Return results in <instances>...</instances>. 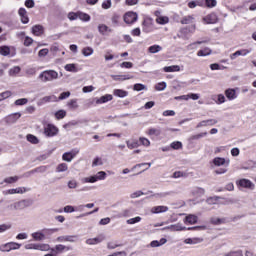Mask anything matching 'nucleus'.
<instances>
[{
	"mask_svg": "<svg viewBox=\"0 0 256 256\" xmlns=\"http://www.w3.org/2000/svg\"><path fill=\"white\" fill-rule=\"evenodd\" d=\"M38 79H40L42 83H49L55 81V79H59V73L55 70H46L40 73Z\"/></svg>",
	"mask_w": 256,
	"mask_h": 256,
	"instance_id": "obj_1",
	"label": "nucleus"
},
{
	"mask_svg": "<svg viewBox=\"0 0 256 256\" xmlns=\"http://www.w3.org/2000/svg\"><path fill=\"white\" fill-rule=\"evenodd\" d=\"M105 179H107V173L105 171H99L93 176L82 178L81 183H97V181H105Z\"/></svg>",
	"mask_w": 256,
	"mask_h": 256,
	"instance_id": "obj_2",
	"label": "nucleus"
},
{
	"mask_svg": "<svg viewBox=\"0 0 256 256\" xmlns=\"http://www.w3.org/2000/svg\"><path fill=\"white\" fill-rule=\"evenodd\" d=\"M17 249H21V244L17 242H10L0 246V251L2 252L15 251Z\"/></svg>",
	"mask_w": 256,
	"mask_h": 256,
	"instance_id": "obj_3",
	"label": "nucleus"
},
{
	"mask_svg": "<svg viewBox=\"0 0 256 256\" xmlns=\"http://www.w3.org/2000/svg\"><path fill=\"white\" fill-rule=\"evenodd\" d=\"M31 202L29 200H20L11 205L14 211H23V209H27L30 207Z\"/></svg>",
	"mask_w": 256,
	"mask_h": 256,
	"instance_id": "obj_4",
	"label": "nucleus"
},
{
	"mask_svg": "<svg viewBox=\"0 0 256 256\" xmlns=\"http://www.w3.org/2000/svg\"><path fill=\"white\" fill-rule=\"evenodd\" d=\"M59 133V129L53 124H47L44 127V134L46 137H55Z\"/></svg>",
	"mask_w": 256,
	"mask_h": 256,
	"instance_id": "obj_5",
	"label": "nucleus"
},
{
	"mask_svg": "<svg viewBox=\"0 0 256 256\" xmlns=\"http://www.w3.org/2000/svg\"><path fill=\"white\" fill-rule=\"evenodd\" d=\"M77 239H79V236L77 235H66V236H59L57 237L56 241L58 243H76Z\"/></svg>",
	"mask_w": 256,
	"mask_h": 256,
	"instance_id": "obj_6",
	"label": "nucleus"
},
{
	"mask_svg": "<svg viewBox=\"0 0 256 256\" xmlns=\"http://www.w3.org/2000/svg\"><path fill=\"white\" fill-rule=\"evenodd\" d=\"M138 15L135 12H126L124 14V22L127 23V25H133L135 21L138 19Z\"/></svg>",
	"mask_w": 256,
	"mask_h": 256,
	"instance_id": "obj_7",
	"label": "nucleus"
},
{
	"mask_svg": "<svg viewBox=\"0 0 256 256\" xmlns=\"http://www.w3.org/2000/svg\"><path fill=\"white\" fill-rule=\"evenodd\" d=\"M27 191H30L27 187H18V188H12L6 191V195H23L27 193Z\"/></svg>",
	"mask_w": 256,
	"mask_h": 256,
	"instance_id": "obj_8",
	"label": "nucleus"
},
{
	"mask_svg": "<svg viewBox=\"0 0 256 256\" xmlns=\"http://www.w3.org/2000/svg\"><path fill=\"white\" fill-rule=\"evenodd\" d=\"M79 153V150H72L70 152H65L62 155L63 161H66L67 163H71L75 157H77V154Z\"/></svg>",
	"mask_w": 256,
	"mask_h": 256,
	"instance_id": "obj_9",
	"label": "nucleus"
},
{
	"mask_svg": "<svg viewBox=\"0 0 256 256\" xmlns=\"http://www.w3.org/2000/svg\"><path fill=\"white\" fill-rule=\"evenodd\" d=\"M237 185L239 187H243L244 189H255V184H253V182H251V180L249 179H240L238 182H237Z\"/></svg>",
	"mask_w": 256,
	"mask_h": 256,
	"instance_id": "obj_10",
	"label": "nucleus"
},
{
	"mask_svg": "<svg viewBox=\"0 0 256 256\" xmlns=\"http://www.w3.org/2000/svg\"><path fill=\"white\" fill-rule=\"evenodd\" d=\"M217 123H219L217 119L203 120L197 124L196 129H201V127H213V125H217Z\"/></svg>",
	"mask_w": 256,
	"mask_h": 256,
	"instance_id": "obj_11",
	"label": "nucleus"
},
{
	"mask_svg": "<svg viewBox=\"0 0 256 256\" xmlns=\"http://www.w3.org/2000/svg\"><path fill=\"white\" fill-rule=\"evenodd\" d=\"M163 230H168V231H187V227L183 226V224L181 223H177V224H172L170 226H167L165 228H163Z\"/></svg>",
	"mask_w": 256,
	"mask_h": 256,
	"instance_id": "obj_12",
	"label": "nucleus"
},
{
	"mask_svg": "<svg viewBox=\"0 0 256 256\" xmlns=\"http://www.w3.org/2000/svg\"><path fill=\"white\" fill-rule=\"evenodd\" d=\"M203 22L206 23V25H213L217 22V14L211 13L208 14L203 18Z\"/></svg>",
	"mask_w": 256,
	"mask_h": 256,
	"instance_id": "obj_13",
	"label": "nucleus"
},
{
	"mask_svg": "<svg viewBox=\"0 0 256 256\" xmlns=\"http://www.w3.org/2000/svg\"><path fill=\"white\" fill-rule=\"evenodd\" d=\"M197 221H199V217H197V215L194 214H189L184 218L185 225H195Z\"/></svg>",
	"mask_w": 256,
	"mask_h": 256,
	"instance_id": "obj_14",
	"label": "nucleus"
},
{
	"mask_svg": "<svg viewBox=\"0 0 256 256\" xmlns=\"http://www.w3.org/2000/svg\"><path fill=\"white\" fill-rule=\"evenodd\" d=\"M212 163L215 167H223V165H229L230 161L225 158L216 157L213 159Z\"/></svg>",
	"mask_w": 256,
	"mask_h": 256,
	"instance_id": "obj_15",
	"label": "nucleus"
},
{
	"mask_svg": "<svg viewBox=\"0 0 256 256\" xmlns=\"http://www.w3.org/2000/svg\"><path fill=\"white\" fill-rule=\"evenodd\" d=\"M108 101H113V95L106 94L96 99V105H102V103H108Z\"/></svg>",
	"mask_w": 256,
	"mask_h": 256,
	"instance_id": "obj_16",
	"label": "nucleus"
},
{
	"mask_svg": "<svg viewBox=\"0 0 256 256\" xmlns=\"http://www.w3.org/2000/svg\"><path fill=\"white\" fill-rule=\"evenodd\" d=\"M186 245H199V243H203V238L194 237V238H187L184 240Z\"/></svg>",
	"mask_w": 256,
	"mask_h": 256,
	"instance_id": "obj_17",
	"label": "nucleus"
},
{
	"mask_svg": "<svg viewBox=\"0 0 256 256\" xmlns=\"http://www.w3.org/2000/svg\"><path fill=\"white\" fill-rule=\"evenodd\" d=\"M59 232V228H44L42 233L44 234V239L51 237L54 233Z\"/></svg>",
	"mask_w": 256,
	"mask_h": 256,
	"instance_id": "obj_18",
	"label": "nucleus"
},
{
	"mask_svg": "<svg viewBox=\"0 0 256 256\" xmlns=\"http://www.w3.org/2000/svg\"><path fill=\"white\" fill-rule=\"evenodd\" d=\"M225 96L229 101H233L237 97V92L235 89L229 88L225 90Z\"/></svg>",
	"mask_w": 256,
	"mask_h": 256,
	"instance_id": "obj_19",
	"label": "nucleus"
},
{
	"mask_svg": "<svg viewBox=\"0 0 256 256\" xmlns=\"http://www.w3.org/2000/svg\"><path fill=\"white\" fill-rule=\"evenodd\" d=\"M163 71L165 73H175L181 71V67L179 65L166 66Z\"/></svg>",
	"mask_w": 256,
	"mask_h": 256,
	"instance_id": "obj_20",
	"label": "nucleus"
},
{
	"mask_svg": "<svg viewBox=\"0 0 256 256\" xmlns=\"http://www.w3.org/2000/svg\"><path fill=\"white\" fill-rule=\"evenodd\" d=\"M32 33L33 35H36V37H41L44 33V29L42 25H35L32 27Z\"/></svg>",
	"mask_w": 256,
	"mask_h": 256,
	"instance_id": "obj_21",
	"label": "nucleus"
},
{
	"mask_svg": "<svg viewBox=\"0 0 256 256\" xmlns=\"http://www.w3.org/2000/svg\"><path fill=\"white\" fill-rule=\"evenodd\" d=\"M111 78L114 81H128L129 79H133L131 75H112Z\"/></svg>",
	"mask_w": 256,
	"mask_h": 256,
	"instance_id": "obj_22",
	"label": "nucleus"
},
{
	"mask_svg": "<svg viewBox=\"0 0 256 256\" xmlns=\"http://www.w3.org/2000/svg\"><path fill=\"white\" fill-rule=\"evenodd\" d=\"M18 13L21 17L22 23H29V17H27V10H25V8H20Z\"/></svg>",
	"mask_w": 256,
	"mask_h": 256,
	"instance_id": "obj_23",
	"label": "nucleus"
},
{
	"mask_svg": "<svg viewBox=\"0 0 256 256\" xmlns=\"http://www.w3.org/2000/svg\"><path fill=\"white\" fill-rule=\"evenodd\" d=\"M31 236L34 239V241H45V235L43 234V230L34 232L31 234Z\"/></svg>",
	"mask_w": 256,
	"mask_h": 256,
	"instance_id": "obj_24",
	"label": "nucleus"
},
{
	"mask_svg": "<svg viewBox=\"0 0 256 256\" xmlns=\"http://www.w3.org/2000/svg\"><path fill=\"white\" fill-rule=\"evenodd\" d=\"M169 207L167 206H156L151 209V213H167Z\"/></svg>",
	"mask_w": 256,
	"mask_h": 256,
	"instance_id": "obj_25",
	"label": "nucleus"
},
{
	"mask_svg": "<svg viewBox=\"0 0 256 256\" xmlns=\"http://www.w3.org/2000/svg\"><path fill=\"white\" fill-rule=\"evenodd\" d=\"M180 23L182 25H191V23H195V18L193 16H184Z\"/></svg>",
	"mask_w": 256,
	"mask_h": 256,
	"instance_id": "obj_26",
	"label": "nucleus"
},
{
	"mask_svg": "<svg viewBox=\"0 0 256 256\" xmlns=\"http://www.w3.org/2000/svg\"><path fill=\"white\" fill-rule=\"evenodd\" d=\"M113 95H115V97L124 98V97H127V95H129V92H127L123 89H115L113 91Z\"/></svg>",
	"mask_w": 256,
	"mask_h": 256,
	"instance_id": "obj_27",
	"label": "nucleus"
},
{
	"mask_svg": "<svg viewBox=\"0 0 256 256\" xmlns=\"http://www.w3.org/2000/svg\"><path fill=\"white\" fill-rule=\"evenodd\" d=\"M57 101H58V98L55 95L44 96L42 98V103H55Z\"/></svg>",
	"mask_w": 256,
	"mask_h": 256,
	"instance_id": "obj_28",
	"label": "nucleus"
},
{
	"mask_svg": "<svg viewBox=\"0 0 256 256\" xmlns=\"http://www.w3.org/2000/svg\"><path fill=\"white\" fill-rule=\"evenodd\" d=\"M98 31L101 33V35H107V33H111V29L105 24H100L98 26Z\"/></svg>",
	"mask_w": 256,
	"mask_h": 256,
	"instance_id": "obj_29",
	"label": "nucleus"
},
{
	"mask_svg": "<svg viewBox=\"0 0 256 256\" xmlns=\"http://www.w3.org/2000/svg\"><path fill=\"white\" fill-rule=\"evenodd\" d=\"M64 69L70 73H77V71H79V69H77V64H66Z\"/></svg>",
	"mask_w": 256,
	"mask_h": 256,
	"instance_id": "obj_30",
	"label": "nucleus"
},
{
	"mask_svg": "<svg viewBox=\"0 0 256 256\" xmlns=\"http://www.w3.org/2000/svg\"><path fill=\"white\" fill-rule=\"evenodd\" d=\"M0 55H2L3 57H7V55H11V47L1 46L0 47Z\"/></svg>",
	"mask_w": 256,
	"mask_h": 256,
	"instance_id": "obj_31",
	"label": "nucleus"
},
{
	"mask_svg": "<svg viewBox=\"0 0 256 256\" xmlns=\"http://www.w3.org/2000/svg\"><path fill=\"white\" fill-rule=\"evenodd\" d=\"M160 51H163V47H161L160 45H152L148 48V52L155 54V53H159Z\"/></svg>",
	"mask_w": 256,
	"mask_h": 256,
	"instance_id": "obj_32",
	"label": "nucleus"
},
{
	"mask_svg": "<svg viewBox=\"0 0 256 256\" xmlns=\"http://www.w3.org/2000/svg\"><path fill=\"white\" fill-rule=\"evenodd\" d=\"M69 166L67 163H61L56 167V172L57 173H65V171H68Z\"/></svg>",
	"mask_w": 256,
	"mask_h": 256,
	"instance_id": "obj_33",
	"label": "nucleus"
},
{
	"mask_svg": "<svg viewBox=\"0 0 256 256\" xmlns=\"http://www.w3.org/2000/svg\"><path fill=\"white\" fill-rule=\"evenodd\" d=\"M69 246H65L63 244H58L55 246V248L53 249V251H57V253H63V251H69Z\"/></svg>",
	"mask_w": 256,
	"mask_h": 256,
	"instance_id": "obj_34",
	"label": "nucleus"
},
{
	"mask_svg": "<svg viewBox=\"0 0 256 256\" xmlns=\"http://www.w3.org/2000/svg\"><path fill=\"white\" fill-rule=\"evenodd\" d=\"M167 243V239L162 238L160 241L154 240L150 243V247H161V245H165Z\"/></svg>",
	"mask_w": 256,
	"mask_h": 256,
	"instance_id": "obj_35",
	"label": "nucleus"
},
{
	"mask_svg": "<svg viewBox=\"0 0 256 256\" xmlns=\"http://www.w3.org/2000/svg\"><path fill=\"white\" fill-rule=\"evenodd\" d=\"M19 73H21V67H19V66H14L9 70V75L11 77H15V76L19 75Z\"/></svg>",
	"mask_w": 256,
	"mask_h": 256,
	"instance_id": "obj_36",
	"label": "nucleus"
},
{
	"mask_svg": "<svg viewBox=\"0 0 256 256\" xmlns=\"http://www.w3.org/2000/svg\"><path fill=\"white\" fill-rule=\"evenodd\" d=\"M93 53H94V50L92 47H85L82 49V55H84V57H91Z\"/></svg>",
	"mask_w": 256,
	"mask_h": 256,
	"instance_id": "obj_37",
	"label": "nucleus"
},
{
	"mask_svg": "<svg viewBox=\"0 0 256 256\" xmlns=\"http://www.w3.org/2000/svg\"><path fill=\"white\" fill-rule=\"evenodd\" d=\"M210 223H212V225H223V223H225V219H221L218 217H212L210 218Z\"/></svg>",
	"mask_w": 256,
	"mask_h": 256,
	"instance_id": "obj_38",
	"label": "nucleus"
},
{
	"mask_svg": "<svg viewBox=\"0 0 256 256\" xmlns=\"http://www.w3.org/2000/svg\"><path fill=\"white\" fill-rule=\"evenodd\" d=\"M156 23H158L159 25H167V23H169V17H167V16H159L156 19Z\"/></svg>",
	"mask_w": 256,
	"mask_h": 256,
	"instance_id": "obj_39",
	"label": "nucleus"
},
{
	"mask_svg": "<svg viewBox=\"0 0 256 256\" xmlns=\"http://www.w3.org/2000/svg\"><path fill=\"white\" fill-rule=\"evenodd\" d=\"M202 43H205V41H196L191 44H189L186 49L187 51H193V49H197L198 45H202Z\"/></svg>",
	"mask_w": 256,
	"mask_h": 256,
	"instance_id": "obj_40",
	"label": "nucleus"
},
{
	"mask_svg": "<svg viewBox=\"0 0 256 256\" xmlns=\"http://www.w3.org/2000/svg\"><path fill=\"white\" fill-rule=\"evenodd\" d=\"M198 57H207V55H211V50L209 48H204L197 52Z\"/></svg>",
	"mask_w": 256,
	"mask_h": 256,
	"instance_id": "obj_41",
	"label": "nucleus"
},
{
	"mask_svg": "<svg viewBox=\"0 0 256 256\" xmlns=\"http://www.w3.org/2000/svg\"><path fill=\"white\" fill-rule=\"evenodd\" d=\"M207 132H202L199 134H195L190 136L189 141H198V139H202V137H206Z\"/></svg>",
	"mask_w": 256,
	"mask_h": 256,
	"instance_id": "obj_42",
	"label": "nucleus"
},
{
	"mask_svg": "<svg viewBox=\"0 0 256 256\" xmlns=\"http://www.w3.org/2000/svg\"><path fill=\"white\" fill-rule=\"evenodd\" d=\"M192 193H193V195H195V197H201V196L205 195V189H203V188H194Z\"/></svg>",
	"mask_w": 256,
	"mask_h": 256,
	"instance_id": "obj_43",
	"label": "nucleus"
},
{
	"mask_svg": "<svg viewBox=\"0 0 256 256\" xmlns=\"http://www.w3.org/2000/svg\"><path fill=\"white\" fill-rule=\"evenodd\" d=\"M78 19H80V21H91V16L87 13L78 12Z\"/></svg>",
	"mask_w": 256,
	"mask_h": 256,
	"instance_id": "obj_44",
	"label": "nucleus"
},
{
	"mask_svg": "<svg viewBox=\"0 0 256 256\" xmlns=\"http://www.w3.org/2000/svg\"><path fill=\"white\" fill-rule=\"evenodd\" d=\"M67 107L70 109H79V104L77 103V99H72L68 101Z\"/></svg>",
	"mask_w": 256,
	"mask_h": 256,
	"instance_id": "obj_45",
	"label": "nucleus"
},
{
	"mask_svg": "<svg viewBox=\"0 0 256 256\" xmlns=\"http://www.w3.org/2000/svg\"><path fill=\"white\" fill-rule=\"evenodd\" d=\"M205 6L208 7V9H213V7H217V0H204Z\"/></svg>",
	"mask_w": 256,
	"mask_h": 256,
	"instance_id": "obj_46",
	"label": "nucleus"
},
{
	"mask_svg": "<svg viewBox=\"0 0 256 256\" xmlns=\"http://www.w3.org/2000/svg\"><path fill=\"white\" fill-rule=\"evenodd\" d=\"M219 199H221L219 196L210 197L206 200V203H208V205H217V201H219Z\"/></svg>",
	"mask_w": 256,
	"mask_h": 256,
	"instance_id": "obj_47",
	"label": "nucleus"
},
{
	"mask_svg": "<svg viewBox=\"0 0 256 256\" xmlns=\"http://www.w3.org/2000/svg\"><path fill=\"white\" fill-rule=\"evenodd\" d=\"M17 181H19V176H11V177H7L4 179V183H17Z\"/></svg>",
	"mask_w": 256,
	"mask_h": 256,
	"instance_id": "obj_48",
	"label": "nucleus"
},
{
	"mask_svg": "<svg viewBox=\"0 0 256 256\" xmlns=\"http://www.w3.org/2000/svg\"><path fill=\"white\" fill-rule=\"evenodd\" d=\"M141 221V216H137L134 218H130L126 221L127 225H135V223H140Z\"/></svg>",
	"mask_w": 256,
	"mask_h": 256,
	"instance_id": "obj_49",
	"label": "nucleus"
},
{
	"mask_svg": "<svg viewBox=\"0 0 256 256\" xmlns=\"http://www.w3.org/2000/svg\"><path fill=\"white\" fill-rule=\"evenodd\" d=\"M27 103H29V99H27V98H20V99H17V100L14 102V105H16V106H22V105H27Z\"/></svg>",
	"mask_w": 256,
	"mask_h": 256,
	"instance_id": "obj_50",
	"label": "nucleus"
},
{
	"mask_svg": "<svg viewBox=\"0 0 256 256\" xmlns=\"http://www.w3.org/2000/svg\"><path fill=\"white\" fill-rule=\"evenodd\" d=\"M27 141H29L30 143H33L34 145H37V143H39V139L37 138V136L33 134L27 135Z\"/></svg>",
	"mask_w": 256,
	"mask_h": 256,
	"instance_id": "obj_51",
	"label": "nucleus"
},
{
	"mask_svg": "<svg viewBox=\"0 0 256 256\" xmlns=\"http://www.w3.org/2000/svg\"><path fill=\"white\" fill-rule=\"evenodd\" d=\"M170 147L175 150L183 149V143H181L180 141H175L170 144Z\"/></svg>",
	"mask_w": 256,
	"mask_h": 256,
	"instance_id": "obj_52",
	"label": "nucleus"
},
{
	"mask_svg": "<svg viewBox=\"0 0 256 256\" xmlns=\"http://www.w3.org/2000/svg\"><path fill=\"white\" fill-rule=\"evenodd\" d=\"M68 19L70 21H77V19H79V12H69Z\"/></svg>",
	"mask_w": 256,
	"mask_h": 256,
	"instance_id": "obj_53",
	"label": "nucleus"
},
{
	"mask_svg": "<svg viewBox=\"0 0 256 256\" xmlns=\"http://www.w3.org/2000/svg\"><path fill=\"white\" fill-rule=\"evenodd\" d=\"M128 149H137L139 147V142L137 141H126Z\"/></svg>",
	"mask_w": 256,
	"mask_h": 256,
	"instance_id": "obj_54",
	"label": "nucleus"
},
{
	"mask_svg": "<svg viewBox=\"0 0 256 256\" xmlns=\"http://www.w3.org/2000/svg\"><path fill=\"white\" fill-rule=\"evenodd\" d=\"M69 97H71V92L67 91V92H62L60 94V96L58 97V101H63L65 99H69Z\"/></svg>",
	"mask_w": 256,
	"mask_h": 256,
	"instance_id": "obj_55",
	"label": "nucleus"
},
{
	"mask_svg": "<svg viewBox=\"0 0 256 256\" xmlns=\"http://www.w3.org/2000/svg\"><path fill=\"white\" fill-rule=\"evenodd\" d=\"M66 115H67V112L65 110H59L55 113L56 119H64Z\"/></svg>",
	"mask_w": 256,
	"mask_h": 256,
	"instance_id": "obj_56",
	"label": "nucleus"
},
{
	"mask_svg": "<svg viewBox=\"0 0 256 256\" xmlns=\"http://www.w3.org/2000/svg\"><path fill=\"white\" fill-rule=\"evenodd\" d=\"M134 91H147V86L144 84H135L133 86Z\"/></svg>",
	"mask_w": 256,
	"mask_h": 256,
	"instance_id": "obj_57",
	"label": "nucleus"
},
{
	"mask_svg": "<svg viewBox=\"0 0 256 256\" xmlns=\"http://www.w3.org/2000/svg\"><path fill=\"white\" fill-rule=\"evenodd\" d=\"M167 88V83L165 82H160L155 86L156 91H165Z\"/></svg>",
	"mask_w": 256,
	"mask_h": 256,
	"instance_id": "obj_58",
	"label": "nucleus"
},
{
	"mask_svg": "<svg viewBox=\"0 0 256 256\" xmlns=\"http://www.w3.org/2000/svg\"><path fill=\"white\" fill-rule=\"evenodd\" d=\"M224 256H243V251H241V250L230 251V252L224 254Z\"/></svg>",
	"mask_w": 256,
	"mask_h": 256,
	"instance_id": "obj_59",
	"label": "nucleus"
},
{
	"mask_svg": "<svg viewBox=\"0 0 256 256\" xmlns=\"http://www.w3.org/2000/svg\"><path fill=\"white\" fill-rule=\"evenodd\" d=\"M148 135H155L156 137H159V135H161V130L157 128H151L148 131Z\"/></svg>",
	"mask_w": 256,
	"mask_h": 256,
	"instance_id": "obj_60",
	"label": "nucleus"
},
{
	"mask_svg": "<svg viewBox=\"0 0 256 256\" xmlns=\"http://www.w3.org/2000/svg\"><path fill=\"white\" fill-rule=\"evenodd\" d=\"M139 141H140L141 145H143L144 147H149L151 145V141H149V139H147L145 137H140Z\"/></svg>",
	"mask_w": 256,
	"mask_h": 256,
	"instance_id": "obj_61",
	"label": "nucleus"
},
{
	"mask_svg": "<svg viewBox=\"0 0 256 256\" xmlns=\"http://www.w3.org/2000/svg\"><path fill=\"white\" fill-rule=\"evenodd\" d=\"M101 165H103V159L99 157L95 158L92 162V167H99Z\"/></svg>",
	"mask_w": 256,
	"mask_h": 256,
	"instance_id": "obj_62",
	"label": "nucleus"
},
{
	"mask_svg": "<svg viewBox=\"0 0 256 256\" xmlns=\"http://www.w3.org/2000/svg\"><path fill=\"white\" fill-rule=\"evenodd\" d=\"M11 224H2L0 225V233H5V231H9L11 229Z\"/></svg>",
	"mask_w": 256,
	"mask_h": 256,
	"instance_id": "obj_63",
	"label": "nucleus"
},
{
	"mask_svg": "<svg viewBox=\"0 0 256 256\" xmlns=\"http://www.w3.org/2000/svg\"><path fill=\"white\" fill-rule=\"evenodd\" d=\"M78 183L76 180H70L68 181V188L69 189H77Z\"/></svg>",
	"mask_w": 256,
	"mask_h": 256,
	"instance_id": "obj_64",
	"label": "nucleus"
}]
</instances>
